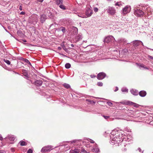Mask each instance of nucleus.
Returning a JSON list of instances; mask_svg holds the SVG:
<instances>
[{
    "mask_svg": "<svg viewBox=\"0 0 153 153\" xmlns=\"http://www.w3.org/2000/svg\"><path fill=\"white\" fill-rule=\"evenodd\" d=\"M124 136L123 131L117 129L112 131L110 135V143L113 145H122L124 147L128 146L127 143L125 144L126 138L123 137Z\"/></svg>",
    "mask_w": 153,
    "mask_h": 153,
    "instance_id": "1",
    "label": "nucleus"
},
{
    "mask_svg": "<svg viewBox=\"0 0 153 153\" xmlns=\"http://www.w3.org/2000/svg\"><path fill=\"white\" fill-rule=\"evenodd\" d=\"M137 6L135 5L134 8V14L138 17H142L144 14V13L142 10L138 9Z\"/></svg>",
    "mask_w": 153,
    "mask_h": 153,
    "instance_id": "2",
    "label": "nucleus"
},
{
    "mask_svg": "<svg viewBox=\"0 0 153 153\" xmlns=\"http://www.w3.org/2000/svg\"><path fill=\"white\" fill-rule=\"evenodd\" d=\"M79 140H73L71 141H68L64 143L63 144L65 146V151L69 150L71 146H72V144L73 145H74L75 144L77 143L79 141Z\"/></svg>",
    "mask_w": 153,
    "mask_h": 153,
    "instance_id": "3",
    "label": "nucleus"
},
{
    "mask_svg": "<svg viewBox=\"0 0 153 153\" xmlns=\"http://www.w3.org/2000/svg\"><path fill=\"white\" fill-rule=\"evenodd\" d=\"M93 10L90 6H87L85 11V15L86 16L84 15L79 16L82 18H87L91 16L93 14Z\"/></svg>",
    "mask_w": 153,
    "mask_h": 153,
    "instance_id": "4",
    "label": "nucleus"
},
{
    "mask_svg": "<svg viewBox=\"0 0 153 153\" xmlns=\"http://www.w3.org/2000/svg\"><path fill=\"white\" fill-rule=\"evenodd\" d=\"M131 7L129 5L126 6L123 8L122 10V14L123 15H125L129 13L131 10Z\"/></svg>",
    "mask_w": 153,
    "mask_h": 153,
    "instance_id": "5",
    "label": "nucleus"
},
{
    "mask_svg": "<svg viewBox=\"0 0 153 153\" xmlns=\"http://www.w3.org/2000/svg\"><path fill=\"white\" fill-rule=\"evenodd\" d=\"M133 45L134 46L137 47L140 44H142L143 46H144V48H146L148 49H150L151 50H153L152 49L150 48H149L146 46H144L142 42L140 41L136 40H135L133 42Z\"/></svg>",
    "mask_w": 153,
    "mask_h": 153,
    "instance_id": "6",
    "label": "nucleus"
},
{
    "mask_svg": "<svg viewBox=\"0 0 153 153\" xmlns=\"http://www.w3.org/2000/svg\"><path fill=\"white\" fill-rule=\"evenodd\" d=\"M112 41L115 44V40L114 37L112 36H109L106 37L105 38L104 40V42L107 43H108Z\"/></svg>",
    "mask_w": 153,
    "mask_h": 153,
    "instance_id": "7",
    "label": "nucleus"
},
{
    "mask_svg": "<svg viewBox=\"0 0 153 153\" xmlns=\"http://www.w3.org/2000/svg\"><path fill=\"white\" fill-rule=\"evenodd\" d=\"M53 149V147L52 146L48 145L42 148L41 150V152H45L48 151H50Z\"/></svg>",
    "mask_w": 153,
    "mask_h": 153,
    "instance_id": "8",
    "label": "nucleus"
},
{
    "mask_svg": "<svg viewBox=\"0 0 153 153\" xmlns=\"http://www.w3.org/2000/svg\"><path fill=\"white\" fill-rule=\"evenodd\" d=\"M107 12L110 15H114L116 13V10L114 7H109L107 8Z\"/></svg>",
    "mask_w": 153,
    "mask_h": 153,
    "instance_id": "9",
    "label": "nucleus"
},
{
    "mask_svg": "<svg viewBox=\"0 0 153 153\" xmlns=\"http://www.w3.org/2000/svg\"><path fill=\"white\" fill-rule=\"evenodd\" d=\"M119 43V45H123L125 43H127V40L124 39L123 38H119L117 41L115 40V43Z\"/></svg>",
    "mask_w": 153,
    "mask_h": 153,
    "instance_id": "10",
    "label": "nucleus"
},
{
    "mask_svg": "<svg viewBox=\"0 0 153 153\" xmlns=\"http://www.w3.org/2000/svg\"><path fill=\"white\" fill-rule=\"evenodd\" d=\"M90 151L95 152H99V149L96 143L94 144V146H92Z\"/></svg>",
    "mask_w": 153,
    "mask_h": 153,
    "instance_id": "11",
    "label": "nucleus"
},
{
    "mask_svg": "<svg viewBox=\"0 0 153 153\" xmlns=\"http://www.w3.org/2000/svg\"><path fill=\"white\" fill-rule=\"evenodd\" d=\"M82 142L83 145L85 146L88 148V150L90 151L91 150V148L92 147V145L90 143H88V142H86V141H84L80 140Z\"/></svg>",
    "mask_w": 153,
    "mask_h": 153,
    "instance_id": "12",
    "label": "nucleus"
},
{
    "mask_svg": "<svg viewBox=\"0 0 153 153\" xmlns=\"http://www.w3.org/2000/svg\"><path fill=\"white\" fill-rule=\"evenodd\" d=\"M106 76V74L103 72L99 73L97 76V78L99 80H101L104 78Z\"/></svg>",
    "mask_w": 153,
    "mask_h": 153,
    "instance_id": "13",
    "label": "nucleus"
},
{
    "mask_svg": "<svg viewBox=\"0 0 153 153\" xmlns=\"http://www.w3.org/2000/svg\"><path fill=\"white\" fill-rule=\"evenodd\" d=\"M18 61L16 60H12L11 62H10V65L13 68H15L17 67Z\"/></svg>",
    "mask_w": 153,
    "mask_h": 153,
    "instance_id": "14",
    "label": "nucleus"
},
{
    "mask_svg": "<svg viewBox=\"0 0 153 153\" xmlns=\"http://www.w3.org/2000/svg\"><path fill=\"white\" fill-rule=\"evenodd\" d=\"M32 22L34 24H36L38 22V16L36 15H33L32 16Z\"/></svg>",
    "mask_w": 153,
    "mask_h": 153,
    "instance_id": "15",
    "label": "nucleus"
},
{
    "mask_svg": "<svg viewBox=\"0 0 153 153\" xmlns=\"http://www.w3.org/2000/svg\"><path fill=\"white\" fill-rule=\"evenodd\" d=\"M82 149L83 148H82L79 149L75 148L74 149L71 150L70 153H81Z\"/></svg>",
    "mask_w": 153,
    "mask_h": 153,
    "instance_id": "16",
    "label": "nucleus"
},
{
    "mask_svg": "<svg viewBox=\"0 0 153 153\" xmlns=\"http://www.w3.org/2000/svg\"><path fill=\"white\" fill-rule=\"evenodd\" d=\"M16 137L13 135H10V144H13L16 141Z\"/></svg>",
    "mask_w": 153,
    "mask_h": 153,
    "instance_id": "17",
    "label": "nucleus"
},
{
    "mask_svg": "<svg viewBox=\"0 0 153 153\" xmlns=\"http://www.w3.org/2000/svg\"><path fill=\"white\" fill-rule=\"evenodd\" d=\"M47 16L46 14H42L41 15L40 18L41 22L43 23L44 22L45 20L46 19Z\"/></svg>",
    "mask_w": 153,
    "mask_h": 153,
    "instance_id": "18",
    "label": "nucleus"
},
{
    "mask_svg": "<svg viewBox=\"0 0 153 153\" xmlns=\"http://www.w3.org/2000/svg\"><path fill=\"white\" fill-rule=\"evenodd\" d=\"M131 93L133 95L135 96L137 95L138 94V91L135 89H132L130 90Z\"/></svg>",
    "mask_w": 153,
    "mask_h": 153,
    "instance_id": "19",
    "label": "nucleus"
},
{
    "mask_svg": "<svg viewBox=\"0 0 153 153\" xmlns=\"http://www.w3.org/2000/svg\"><path fill=\"white\" fill-rule=\"evenodd\" d=\"M138 94L140 96L143 97L146 95V92L144 91H141L139 92Z\"/></svg>",
    "mask_w": 153,
    "mask_h": 153,
    "instance_id": "20",
    "label": "nucleus"
},
{
    "mask_svg": "<svg viewBox=\"0 0 153 153\" xmlns=\"http://www.w3.org/2000/svg\"><path fill=\"white\" fill-rule=\"evenodd\" d=\"M82 35L81 34H79L76 37V41L77 42L80 41L82 38Z\"/></svg>",
    "mask_w": 153,
    "mask_h": 153,
    "instance_id": "21",
    "label": "nucleus"
},
{
    "mask_svg": "<svg viewBox=\"0 0 153 153\" xmlns=\"http://www.w3.org/2000/svg\"><path fill=\"white\" fill-rule=\"evenodd\" d=\"M35 84L37 86H40L42 83V81L41 80H37L35 81Z\"/></svg>",
    "mask_w": 153,
    "mask_h": 153,
    "instance_id": "22",
    "label": "nucleus"
},
{
    "mask_svg": "<svg viewBox=\"0 0 153 153\" xmlns=\"http://www.w3.org/2000/svg\"><path fill=\"white\" fill-rule=\"evenodd\" d=\"M59 150L60 152L65 151V146L64 145L63 143L59 146Z\"/></svg>",
    "mask_w": 153,
    "mask_h": 153,
    "instance_id": "23",
    "label": "nucleus"
},
{
    "mask_svg": "<svg viewBox=\"0 0 153 153\" xmlns=\"http://www.w3.org/2000/svg\"><path fill=\"white\" fill-rule=\"evenodd\" d=\"M56 5L59 6L61 4H63V0H54Z\"/></svg>",
    "mask_w": 153,
    "mask_h": 153,
    "instance_id": "24",
    "label": "nucleus"
},
{
    "mask_svg": "<svg viewBox=\"0 0 153 153\" xmlns=\"http://www.w3.org/2000/svg\"><path fill=\"white\" fill-rule=\"evenodd\" d=\"M138 66L140 68H143L145 69L149 70V68H148L146 67L143 64H138Z\"/></svg>",
    "mask_w": 153,
    "mask_h": 153,
    "instance_id": "25",
    "label": "nucleus"
},
{
    "mask_svg": "<svg viewBox=\"0 0 153 153\" xmlns=\"http://www.w3.org/2000/svg\"><path fill=\"white\" fill-rule=\"evenodd\" d=\"M120 103L123 104H126L129 105L130 104H131L132 103V102L129 101L122 102H120Z\"/></svg>",
    "mask_w": 153,
    "mask_h": 153,
    "instance_id": "26",
    "label": "nucleus"
},
{
    "mask_svg": "<svg viewBox=\"0 0 153 153\" xmlns=\"http://www.w3.org/2000/svg\"><path fill=\"white\" fill-rule=\"evenodd\" d=\"M121 90L123 92L128 93V89L126 87H123L121 88Z\"/></svg>",
    "mask_w": 153,
    "mask_h": 153,
    "instance_id": "27",
    "label": "nucleus"
},
{
    "mask_svg": "<svg viewBox=\"0 0 153 153\" xmlns=\"http://www.w3.org/2000/svg\"><path fill=\"white\" fill-rule=\"evenodd\" d=\"M123 3H122L121 2H116L114 5L116 6H117L119 7H121L123 6Z\"/></svg>",
    "mask_w": 153,
    "mask_h": 153,
    "instance_id": "28",
    "label": "nucleus"
},
{
    "mask_svg": "<svg viewBox=\"0 0 153 153\" xmlns=\"http://www.w3.org/2000/svg\"><path fill=\"white\" fill-rule=\"evenodd\" d=\"M46 15L47 16H48L50 18H51L53 16L51 12L49 10H47V13L46 14Z\"/></svg>",
    "mask_w": 153,
    "mask_h": 153,
    "instance_id": "29",
    "label": "nucleus"
},
{
    "mask_svg": "<svg viewBox=\"0 0 153 153\" xmlns=\"http://www.w3.org/2000/svg\"><path fill=\"white\" fill-rule=\"evenodd\" d=\"M59 7L63 10H65L66 9V7L63 4H61L59 6Z\"/></svg>",
    "mask_w": 153,
    "mask_h": 153,
    "instance_id": "30",
    "label": "nucleus"
},
{
    "mask_svg": "<svg viewBox=\"0 0 153 153\" xmlns=\"http://www.w3.org/2000/svg\"><path fill=\"white\" fill-rule=\"evenodd\" d=\"M19 143L22 146H24L27 145V143L25 141L22 140L20 141Z\"/></svg>",
    "mask_w": 153,
    "mask_h": 153,
    "instance_id": "31",
    "label": "nucleus"
},
{
    "mask_svg": "<svg viewBox=\"0 0 153 153\" xmlns=\"http://www.w3.org/2000/svg\"><path fill=\"white\" fill-rule=\"evenodd\" d=\"M64 86L67 88H70V85L68 84H67V83H64L63 85Z\"/></svg>",
    "mask_w": 153,
    "mask_h": 153,
    "instance_id": "32",
    "label": "nucleus"
},
{
    "mask_svg": "<svg viewBox=\"0 0 153 153\" xmlns=\"http://www.w3.org/2000/svg\"><path fill=\"white\" fill-rule=\"evenodd\" d=\"M71 66V64L69 63H67L65 65V68L67 69L70 68Z\"/></svg>",
    "mask_w": 153,
    "mask_h": 153,
    "instance_id": "33",
    "label": "nucleus"
},
{
    "mask_svg": "<svg viewBox=\"0 0 153 153\" xmlns=\"http://www.w3.org/2000/svg\"><path fill=\"white\" fill-rule=\"evenodd\" d=\"M132 103L131 104H130L129 105H132L135 107H138L139 105L138 104L132 102Z\"/></svg>",
    "mask_w": 153,
    "mask_h": 153,
    "instance_id": "34",
    "label": "nucleus"
},
{
    "mask_svg": "<svg viewBox=\"0 0 153 153\" xmlns=\"http://www.w3.org/2000/svg\"><path fill=\"white\" fill-rule=\"evenodd\" d=\"M85 140L88 141V142H90L91 143H94V141L93 140L89 138L86 139Z\"/></svg>",
    "mask_w": 153,
    "mask_h": 153,
    "instance_id": "35",
    "label": "nucleus"
},
{
    "mask_svg": "<svg viewBox=\"0 0 153 153\" xmlns=\"http://www.w3.org/2000/svg\"><path fill=\"white\" fill-rule=\"evenodd\" d=\"M24 61L25 62H26V63H27L28 64H29V65H31V64L30 62H29V61L28 59H24Z\"/></svg>",
    "mask_w": 153,
    "mask_h": 153,
    "instance_id": "36",
    "label": "nucleus"
},
{
    "mask_svg": "<svg viewBox=\"0 0 153 153\" xmlns=\"http://www.w3.org/2000/svg\"><path fill=\"white\" fill-rule=\"evenodd\" d=\"M107 104L110 106H113L112 103L110 101H108L107 102Z\"/></svg>",
    "mask_w": 153,
    "mask_h": 153,
    "instance_id": "37",
    "label": "nucleus"
},
{
    "mask_svg": "<svg viewBox=\"0 0 153 153\" xmlns=\"http://www.w3.org/2000/svg\"><path fill=\"white\" fill-rule=\"evenodd\" d=\"M61 28H62L61 30L62 32L63 33H65L66 32L65 28V27H61Z\"/></svg>",
    "mask_w": 153,
    "mask_h": 153,
    "instance_id": "38",
    "label": "nucleus"
},
{
    "mask_svg": "<svg viewBox=\"0 0 153 153\" xmlns=\"http://www.w3.org/2000/svg\"><path fill=\"white\" fill-rule=\"evenodd\" d=\"M4 61L5 62L7 65H10V61L5 59H4Z\"/></svg>",
    "mask_w": 153,
    "mask_h": 153,
    "instance_id": "39",
    "label": "nucleus"
},
{
    "mask_svg": "<svg viewBox=\"0 0 153 153\" xmlns=\"http://www.w3.org/2000/svg\"><path fill=\"white\" fill-rule=\"evenodd\" d=\"M97 85L99 86H102L103 85V83L100 82H98Z\"/></svg>",
    "mask_w": 153,
    "mask_h": 153,
    "instance_id": "40",
    "label": "nucleus"
},
{
    "mask_svg": "<svg viewBox=\"0 0 153 153\" xmlns=\"http://www.w3.org/2000/svg\"><path fill=\"white\" fill-rule=\"evenodd\" d=\"M81 152H83V153H89V152H87L84 149H82Z\"/></svg>",
    "mask_w": 153,
    "mask_h": 153,
    "instance_id": "41",
    "label": "nucleus"
},
{
    "mask_svg": "<svg viewBox=\"0 0 153 153\" xmlns=\"http://www.w3.org/2000/svg\"><path fill=\"white\" fill-rule=\"evenodd\" d=\"M94 10L95 12H97L98 11V9L96 7H95L94 8Z\"/></svg>",
    "mask_w": 153,
    "mask_h": 153,
    "instance_id": "42",
    "label": "nucleus"
},
{
    "mask_svg": "<svg viewBox=\"0 0 153 153\" xmlns=\"http://www.w3.org/2000/svg\"><path fill=\"white\" fill-rule=\"evenodd\" d=\"M32 150L31 149H29L27 151V153H32Z\"/></svg>",
    "mask_w": 153,
    "mask_h": 153,
    "instance_id": "43",
    "label": "nucleus"
},
{
    "mask_svg": "<svg viewBox=\"0 0 153 153\" xmlns=\"http://www.w3.org/2000/svg\"><path fill=\"white\" fill-rule=\"evenodd\" d=\"M148 57L149 58H150V59H153V57L150 56L149 55H148Z\"/></svg>",
    "mask_w": 153,
    "mask_h": 153,
    "instance_id": "44",
    "label": "nucleus"
},
{
    "mask_svg": "<svg viewBox=\"0 0 153 153\" xmlns=\"http://www.w3.org/2000/svg\"><path fill=\"white\" fill-rule=\"evenodd\" d=\"M85 76L87 78H88L89 75L87 74H85L84 77Z\"/></svg>",
    "mask_w": 153,
    "mask_h": 153,
    "instance_id": "45",
    "label": "nucleus"
},
{
    "mask_svg": "<svg viewBox=\"0 0 153 153\" xmlns=\"http://www.w3.org/2000/svg\"><path fill=\"white\" fill-rule=\"evenodd\" d=\"M119 88H118L117 87H116L115 88V90H114V92H116L118 90Z\"/></svg>",
    "mask_w": 153,
    "mask_h": 153,
    "instance_id": "46",
    "label": "nucleus"
},
{
    "mask_svg": "<svg viewBox=\"0 0 153 153\" xmlns=\"http://www.w3.org/2000/svg\"><path fill=\"white\" fill-rule=\"evenodd\" d=\"M10 150L12 152H14L15 151V149L13 148H11Z\"/></svg>",
    "mask_w": 153,
    "mask_h": 153,
    "instance_id": "47",
    "label": "nucleus"
},
{
    "mask_svg": "<svg viewBox=\"0 0 153 153\" xmlns=\"http://www.w3.org/2000/svg\"><path fill=\"white\" fill-rule=\"evenodd\" d=\"M19 59L20 60H23V61H24V58L22 57H19Z\"/></svg>",
    "mask_w": 153,
    "mask_h": 153,
    "instance_id": "48",
    "label": "nucleus"
},
{
    "mask_svg": "<svg viewBox=\"0 0 153 153\" xmlns=\"http://www.w3.org/2000/svg\"><path fill=\"white\" fill-rule=\"evenodd\" d=\"M125 131L128 132H130L131 131L130 129H128V128H126L125 130Z\"/></svg>",
    "mask_w": 153,
    "mask_h": 153,
    "instance_id": "49",
    "label": "nucleus"
},
{
    "mask_svg": "<svg viewBox=\"0 0 153 153\" xmlns=\"http://www.w3.org/2000/svg\"><path fill=\"white\" fill-rule=\"evenodd\" d=\"M12 26V27H16V26H15V25L13 24V23H10V26Z\"/></svg>",
    "mask_w": 153,
    "mask_h": 153,
    "instance_id": "50",
    "label": "nucleus"
},
{
    "mask_svg": "<svg viewBox=\"0 0 153 153\" xmlns=\"http://www.w3.org/2000/svg\"><path fill=\"white\" fill-rule=\"evenodd\" d=\"M103 116L106 119H107L109 118V117L108 116Z\"/></svg>",
    "mask_w": 153,
    "mask_h": 153,
    "instance_id": "51",
    "label": "nucleus"
},
{
    "mask_svg": "<svg viewBox=\"0 0 153 153\" xmlns=\"http://www.w3.org/2000/svg\"><path fill=\"white\" fill-rule=\"evenodd\" d=\"M25 13V12L22 11L20 13V14L21 15H24Z\"/></svg>",
    "mask_w": 153,
    "mask_h": 153,
    "instance_id": "52",
    "label": "nucleus"
},
{
    "mask_svg": "<svg viewBox=\"0 0 153 153\" xmlns=\"http://www.w3.org/2000/svg\"><path fill=\"white\" fill-rule=\"evenodd\" d=\"M0 153H5V152L3 150H0Z\"/></svg>",
    "mask_w": 153,
    "mask_h": 153,
    "instance_id": "53",
    "label": "nucleus"
},
{
    "mask_svg": "<svg viewBox=\"0 0 153 153\" xmlns=\"http://www.w3.org/2000/svg\"><path fill=\"white\" fill-rule=\"evenodd\" d=\"M90 76L92 78H95L96 77V76L95 75H91Z\"/></svg>",
    "mask_w": 153,
    "mask_h": 153,
    "instance_id": "54",
    "label": "nucleus"
},
{
    "mask_svg": "<svg viewBox=\"0 0 153 153\" xmlns=\"http://www.w3.org/2000/svg\"><path fill=\"white\" fill-rule=\"evenodd\" d=\"M19 9L20 10H22V6H20L19 7Z\"/></svg>",
    "mask_w": 153,
    "mask_h": 153,
    "instance_id": "55",
    "label": "nucleus"
},
{
    "mask_svg": "<svg viewBox=\"0 0 153 153\" xmlns=\"http://www.w3.org/2000/svg\"><path fill=\"white\" fill-rule=\"evenodd\" d=\"M137 150L139 151V152H140L141 151V149L140 148H138L137 149Z\"/></svg>",
    "mask_w": 153,
    "mask_h": 153,
    "instance_id": "56",
    "label": "nucleus"
},
{
    "mask_svg": "<svg viewBox=\"0 0 153 153\" xmlns=\"http://www.w3.org/2000/svg\"><path fill=\"white\" fill-rule=\"evenodd\" d=\"M0 140H3V138L1 135L0 134Z\"/></svg>",
    "mask_w": 153,
    "mask_h": 153,
    "instance_id": "57",
    "label": "nucleus"
},
{
    "mask_svg": "<svg viewBox=\"0 0 153 153\" xmlns=\"http://www.w3.org/2000/svg\"><path fill=\"white\" fill-rule=\"evenodd\" d=\"M38 1L42 2L44 0H37Z\"/></svg>",
    "mask_w": 153,
    "mask_h": 153,
    "instance_id": "58",
    "label": "nucleus"
},
{
    "mask_svg": "<svg viewBox=\"0 0 153 153\" xmlns=\"http://www.w3.org/2000/svg\"><path fill=\"white\" fill-rule=\"evenodd\" d=\"M58 49L59 50H61V49L62 48L61 47H59L58 48Z\"/></svg>",
    "mask_w": 153,
    "mask_h": 153,
    "instance_id": "59",
    "label": "nucleus"
},
{
    "mask_svg": "<svg viewBox=\"0 0 153 153\" xmlns=\"http://www.w3.org/2000/svg\"><path fill=\"white\" fill-rule=\"evenodd\" d=\"M71 46L73 47H74V45L73 44H71Z\"/></svg>",
    "mask_w": 153,
    "mask_h": 153,
    "instance_id": "60",
    "label": "nucleus"
},
{
    "mask_svg": "<svg viewBox=\"0 0 153 153\" xmlns=\"http://www.w3.org/2000/svg\"><path fill=\"white\" fill-rule=\"evenodd\" d=\"M74 28H75V30H76V31H78V29H77V28L75 27Z\"/></svg>",
    "mask_w": 153,
    "mask_h": 153,
    "instance_id": "61",
    "label": "nucleus"
},
{
    "mask_svg": "<svg viewBox=\"0 0 153 153\" xmlns=\"http://www.w3.org/2000/svg\"><path fill=\"white\" fill-rule=\"evenodd\" d=\"M90 46V45H88L87 46H85V47H84V48H87L88 46Z\"/></svg>",
    "mask_w": 153,
    "mask_h": 153,
    "instance_id": "62",
    "label": "nucleus"
},
{
    "mask_svg": "<svg viewBox=\"0 0 153 153\" xmlns=\"http://www.w3.org/2000/svg\"><path fill=\"white\" fill-rule=\"evenodd\" d=\"M5 69H6L7 70H9V69L8 68H4Z\"/></svg>",
    "mask_w": 153,
    "mask_h": 153,
    "instance_id": "63",
    "label": "nucleus"
},
{
    "mask_svg": "<svg viewBox=\"0 0 153 153\" xmlns=\"http://www.w3.org/2000/svg\"><path fill=\"white\" fill-rule=\"evenodd\" d=\"M87 42V41H83V42Z\"/></svg>",
    "mask_w": 153,
    "mask_h": 153,
    "instance_id": "64",
    "label": "nucleus"
}]
</instances>
